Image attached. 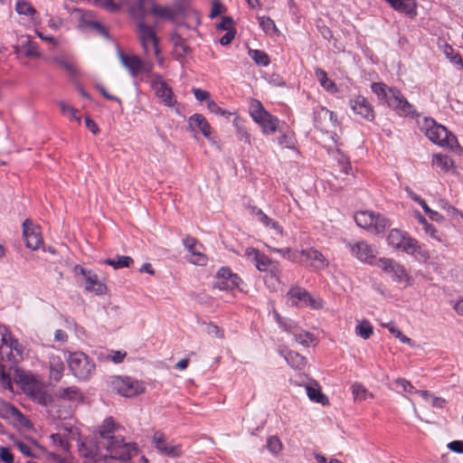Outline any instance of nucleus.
<instances>
[{
	"label": "nucleus",
	"mask_w": 463,
	"mask_h": 463,
	"mask_svg": "<svg viewBox=\"0 0 463 463\" xmlns=\"http://www.w3.org/2000/svg\"><path fill=\"white\" fill-rule=\"evenodd\" d=\"M267 449L274 455H278L282 449V443L277 436H271L267 439Z\"/></svg>",
	"instance_id": "58"
},
{
	"label": "nucleus",
	"mask_w": 463,
	"mask_h": 463,
	"mask_svg": "<svg viewBox=\"0 0 463 463\" xmlns=\"http://www.w3.org/2000/svg\"><path fill=\"white\" fill-rule=\"evenodd\" d=\"M0 460H2L4 463H13L14 462V456L8 448H5V447L0 448Z\"/></svg>",
	"instance_id": "64"
},
{
	"label": "nucleus",
	"mask_w": 463,
	"mask_h": 463,
	"mask_svg": "<svg viewBox=\"0 0 463 463\" xmlns=\"http://www.w3.org/2000/svg\"><path fill=\"white\" fill-rule=\"evenodd\" d=\"M418 123L426 137L434 144L451 150L459 147L457 137L444 126L436 123L432 118H423Z\"/></svg>",
	"instance_id": "1"
},
{
	"label": "nucleus",
	"mask_w": 463,
	"mask_h": 463,
	"mask_svg": "<svg viewBox=\"0 0 463 463\" xmlns=\"http://www.w3.org/2000/svg\"><path fill=\"white\" fill-rule=\"evenodd\" d=\"M75 275H81L85 279V289L94 291L97 295H102L106 292L107 287L99 280L98 275L91 269H87L80 265H75L73 268Z\"/></svg>",
	"instance_id": "13"
},
{
	"label": "nucleus",
	"mask_w": 463,
	"mask_h": 463,
	"mask_svg": "<svg viewBox=\"0 0 463 463\" xmlns=\"http://www.w3.org/2000/svg\"><path fill=\"white\" fill-rule=\"evenodd\" d=\"M355 332L362 338L368 339L373 331L370 323L364 321L356 326Z\"/></svg>",
	"instance_id": "52"
},
{
	"label": "nucleus",
	"mask_w": 463,
	"mask_h": 463,
	"mask_svg": "<svg viewBox=\"0 0 463 463\" xmlns=\"http://www.w3.org/2000/svg\"><path fill=\"white\" fill-rule=\"evenodd\" d=\"M288 296L291 300L293 306L310 307L313 309H321L323 307V301L320 298H313L307 290L300 287H293L288 292Z\"/></svg>",
	"instance_id": "11"
},
{
	"label": "nucleus",
	"mask_w": 463,
	"mask_h": 463,
	"mask_svg": "<svg viewBox=\"0 0 463 463\" xmlns=\"http://www.w3.org/2000/svg\"><path fill=\"white\" fill-rule=\"evenodd\" d=\"M183 244L189 251L190 257L188 260L195 265H205L207 262L206 256L202 252L203 245L191 236H187L183 240Z\"/></svg>",
	"instance_id": "17"
},
{
	"label": "nucleus",
	"mask_w": 463,
	"mask_h": 463,
	"mask_svg": "<svg viewBox=\"0 0 463 463\" xmlns=\"http://www.w3.org/2000/svg\"><path fill=\"white\" fill-rule=\"evenodd\" d=\"M253 263L256 269L260 272H270L274 276L279 272L278 263L273 262L264 253L260 252L253 260Z\"/></svg>",
	"instance_id": "29"
},
{
	"label": "nucleus",
	"mask_w": 463,
	"mask_h": 463,
	"mask_svg": "<svg viewBox=\"0 0 463 463\" xmlns=\"http://www.w3.org/2000/svg\"><path fill=\"white\" fill-rule=\"evenodd\" d=\"M146 0H129L128 12L130 16L136 20L137 24L146 22L147 11L145 8Z\"/></svg>",
	"instance_id": "30"
},
{
	"label": "nucleus",
	"mask_w": 463,
	"mask_h": 463,
	"mask_svg": "<svg viewBox=\"0 0 463 463\" xmlns=\"http://www.w3.org/2000/svg\"><path fill=\"white\" fill-rule=\"evenodd\" d=\"M288 364L296 370H302L306 364V358L298 353L289 351L284 355Z\"/></svg>",
	"instance_id": "40"
},
{
	"label": "nucleus",
	"mask_w": 463,
	"mask_h": 463,
	"mask_svg": "<svg viewBox=\"0 0 463 463\" xmlns=\"http://www.w3.org/2000/svg\"><path fill=\"white\" fill-rule=\"evenodd\" d=\"M386 241L393 251L405 252V234L401 229H391L386 237Z\"/></svg>",
	"instance_id": "25"
},
{
	"label": "nucleus",
	"mask_w": 463,
	"mask_h": 463,
	"mask_svg": "<svg viewBox=\"0 0 463 463\" xmlns=\"http://www.w3.org/2000/svg\"><path fill=\"white\" fill-rule=\"evenodd\" d=\"M152 442L158 451L167 457L175 458L182 454L181 447L179 445L173 446L167 444L165 434L160 430L155 431Z\"/></svg>",
	"instance_id": "19"
},
{
	"label": "nucleus",
	"mask_w": 463,
	"mask_h": 463,
	"mask_svg": "<svg viewBox=\"0 0 463 463\" xmlns=\"http://www.w3.org/2000/svg\"><path fill=\"white\" fill-rule=\"evenodd\" d=\"M56 395L61 399L69 400L71 402H80L83 399L80 389L75 386L66 388L61 387L57 390Z\"/></svg>",
	"instance_id": "35"
},
{
	"label": "nucleus",
	"mask_w": 463,
	"mask_h": 463,
	"mask_svg": "<svg viewBox=\"0 0 463 463\" xmlns=\"http://www.w3.org/2000/svg\"><path fill=\"white\" fill-rule=\"evenodd\" d=\"M79 454L84 463H98L105 460V449L101 440L85 439L79 443Z\"/></svg>",
	"instance_id": "9"
},
{
	"label": "nucleus",
	"mask_w": 463,
	"mask_h": 463,
	"mask_svg": "<svg viewBox=\"0 0 463 463\" xmlns=\"http://www.w3.org/2000/svg\"><path fill=\"white\" fill-rule=\"evenodd\" d=\"M352 393L355 400H365L367 396L372 397V394L368 393L366 388L361 383H354L352 385Z\"/></svg>",
	"instance_id": "56"
},
{
	"label": "nucleus",
	"mask_w": 463,
	"mask_h": 463,
	"mask_svg": "<svg viewBox=\"0 0 463 463\" xmlns=\"http://www.w3.org/2000/svg\"><path fill=\"white\" fill-rule=\"evenodd\" d=\"M250 114L261 128L263 134L271 135L278 129L279 118L268 112L259 100L251 102Z\"/></svg>",
	"instance_id": "5"
},
{
	"label": "nucleus",
	"mask_w": 463,
	"mask_h": 463,
	"mask_svg": "<svg viewBox=\"0 0 463 463\" xmlns=\"http://www.w3.org/2000/svg\"><path fill=\"white\" fill-rule=\"evenodd\" d=\"M260 26L262 30L267 33H271L277 31L276 24L274 21L267 16H260L258 17Z\"/></svg>",
	"instance_id": "54"
},
{
	"label": "nucleus",
	"mask_w": 463,
	"mask_h": 463,
	"mask_svg": "<svg viewBox=\"0 0 463 463\" xmlns=\"http://www.w3.org/2000/svg\"><path fill=\"white\" fill-rule=\"evenodd\" d=\"M7 356L8 361H17L22 358L23 347L18 340L14 339L5 327H0V356Z\"/></svg>",
	"instance_id": "8"
},
{
	"label": "nucleus",
	"mask_w": 463,
	"mask_h": 463,
	"mask_svg": "<svg viewBox=\"0 0 463 463\" xmlns=\"http://www.w3.org/2000/svg\"><path fill=\"white\" fill-rule=\"evenodd\" d=\"M49 367L51 377L55 381H59L64 370L62 360L57 355H51L49 358Z\"/></svg>",
	"instance_id": "37"
},
{
	"label": "nucleus",
	"mask_w": 463,
	"mask_h": 463,
	"mask_svg": "<svg viewBox=\"0 0 463 463\" xmlns=\"http://www.w3.org/2000/svg\"><path fill=\"white\" fill-rule=\"evenodd\" d=\"M47 457L55 463H75L70 456V451L68 453H64V455L50 451L47 452Z\"/></svg>",
	"instance_id": "55"
},
{
	"label": "nucleus",
	"mask_w": 463,
	"mask_h": 463,
	"mask_svg": "<svg viewBox=\"0 0 463 463\" xmlns=\"http://www.w3.org/2000/svg\"><path fill=\"white\" fill-rule=\"evenodd\" d=\"M241 283V279L236 273H233L231 269L222 267L217 271L214 287L220 290H230L235 288H239Z\"/></svg>",
	"instance_id": "14"
},
{
	"label": "nucleus",
	"mask_w": 463,
	"mask_h": 463,
	"mask_svg": "<svg viewBox=\"0 0 463 463\" xmlns=\"http://www.w3.org/2000/svg\"><path fill=\"white\" fill-rule=\"evenodd\" d=\"M415 393L421 396L425 401L430 402L434 407L441 408L445 403V400L443 398L434 397L426 391L415 392Z\"/></svg>",
	"instance_id": "53"
},
{
	"label": "nucleus",
	"mask_w": 463,
	"mask_h": 463,
	"mask_svg": "<svg viewBox=\"0 0 463 463\" xmlns=\"http://www.w3.org/2000/svg\"><path fill=\"white\" fill-rule=\"evenodd\" d=\"M23 236L26 247L33 250H37L43 244L40 227L29 219H26L23 223Z\"/></svg>",
	"instance_id": "16"
},
{
	"label": "nucleus",
	"mask_w": 463,
	"mask_h": 463,
	"mask_svg": "<svg viewBox=\"0 0 463 463\" xmlns=\"http://www.w3.org/2000/svg\"><path fill=\"white\" fill-rule=\"evenodd\" d=\"M111 386L118 394L124 397H134L145 392V384L129 376H115Z\"/></svg>",
	"instance_id": "7"
},
{
	"label": "nucleus",
	"mask_w": 463,
	"mask_h": 463,
	"mask_svg": "<svg viewBox=\"0 0 463 463\" xmlns=\"http://www.w3.org/2000/svg\"><path fill=\"white\" fill-rule=\"evenodd\" d=\"M0 417L8 420L13 425L26 427L29 420L14 405L0 398Z\"/></svg>",
	"instance_id": "15"
},
{
	"label": "nucleus",
	"mask_w": 463,
	"mask_h": 463,
	"mask_svg": "<svg viewBox=\"0 0 463 463\" xmlns=\"http://www.w3.org/2000/svg\"><path fill=\"white\" fill-rule=\"evenodd\" d=\"M118 59L128 73L136 78L140 74L142 59L135 54H126L121 51L118 53Z\"/></svg>",
	"instance_id": "23"
},
{
	"label": "nucleus",
	"mask_w": 463,
	"mask_h": 463,
	"mask_svg": "<svg viewBox=\"0 0 463 463\" xmlns=\"http://www.w3.org/2000/svg\"><path fill=\"white\" fill-rule=\"evenodd\" d=\"M269 250L280 254L281 257L287 259L292 262H301L302 260H298V250H292L291 248H274L268 247Z\"/></svg>",
	"instance_id": "46"
},
{
	"label": "nucleus",
	"mask_w": 463,
	"mask_h": 463,
	"mask_svg": "<svg viewBox=\"0 0 463 463\" xmlns=\"http://www.w3.org/2000/svg\"><path fill=\"white\" fill-rule=\"evenodd\" d=\"M151 14L159 18H165L167 20H174L176 16L175 8L167 5H158L153 4L151 7Z\"/></svg>",
	"instance_id": "38"
},
{
	"label": "nucleus",
	"mask_w": 463,
	"mask_h": 463,
	"mask_svg": "<svg viewBox=\"0 0 463 463\" xmlns=\"http://www.w3.org/2000/svg\"><path fill=\"white\" fill-rule=\"evenodd\" d=\"M103 262L107 265L113 267L115 269L122 268H128L134 262L133 259L129 256H117V259H106Z\"/></svg>",
	"instance_id": "43"
},
{
	"label": "nucleus",
	"mask_w": 463,
	"mask_h": 463,
	"mask_svg": "<svg viewBox=\"0 0 463 463\" xmlns=\"http://www.w3.org/2000/svg\"><path fill=\"white\" fill-rule=\"evenodd\" d=\"M155 92L156 97L159 98L166 107L172 108L177 103L174 92L168 85L159 86Z\"/></svg>",
	"instance_id": "34"
},
{
	"label": "nucleus",
	"mask_w": 463,
	"mask_h": 463,
	"mask_svg": "<svg viewBox=\"0 0 463 463\" xmlns=\"http://www.w3.org/2000/svg\"><path fill=\"white\" fill-rule=\"evenodd\" d=\"M207 109L210 112L222 117H228L231 115L230 112H227L226 110L219 107L217 103L213 99H209V102L207 103Z\"/></svg>",
	"instance_id": "61"
},
{
	"label": "nucleus",
	"mask_w": 463,
	"mask_h": 463,
	"mask_svg": "<svg viewBox=\"0 0 463 463\" xmlns=\"http://www.w3.org/2000/svg\"><path fill=\"white\" fill-rule=\"evenodd\" d=\"M14 446L18 449V450L26 457L35 458V449L32 447L29 443L24 441H16Z\"/></svg>",
	"instance_id": "57"
},
{
	"label": "nucleus",
	"mask_w": 463,
	"mask_h": 463,
	"mask_svg": "<svg viewBox=\"0 0 463 463\" xmlns=\"http://www.w3.org/2000/svg\"><path fill=\"white\" fill-rule=\"evenodd\" d=\"M353 256L364 263L372 264L376 256V249L373 245L369 244L366 241H358L356 242L347 243Z\"/></svg>",
	"instance_id": "12"
},
{
	"label": "nucleus",
	"mask_w": 463,
	"mask_h": 463,
	"mask_svg": "<svg viewBox=\"0 0 463 463\" xmlns=\"http://www.w3.org/2000/svg\"><path fill=\"white\" fill-rule=\"evenodd\" d=\"M249 210L250 214L255 216L257 221L262 223L266 228L272 229L276 234L283 236L284 230L276 220L269 217L261 209L256 206H249Z\"/></svg>",
	"instance_id": "24"
},
{
	"label": "nucleus",
	"mask_w": 463,
	"mask_h": 463,
	"mask_svg": "<svg viewBox=\"0 0 463 463\" xmlns=\"http://www.w3.org/2000/svg\"><path fill=\"white\" fill-rule=\"evenodd\" d=\"M432 164L444 172H448L454 167V161L449 156L441 154L433 156Z\"/></svg>",
	"instance_id": "42"
},
{
	"label": "nucleus",
	"mask_w": 463,
	"mask_h": 463,
	"mask_svg": "<svg viewBox=\"0 0 463 463\" xmlns=\"http://www.w3.org/2000/svg\"><path fill=\"white\" fill-rule=\"evenodd\" d=\"M371 90L377 96L380 104H386L401 115L405 111V99L399 90L389 88L383 82L372 83Z\"/></svg>",
	"instance_id": "3"
},
{
	"label": "nucleus",
	"mask_w": 463,
	"mask_h": 463,
	"mask_svg": "<svg viewBox=\"0 0 463 463\" xmlns=\"http://www.w3.org/2000/svg\"><path fill=\"white\" fill-rule=\"evenodd\" d=\"M49 439L51 441V445L56 449L63 453H68L70 451L71 444L69 438L65 435V433H52L49 436Z\"/></svg>",
	"instance_id": "33"
},
{
	"label": "nucleus",
	"mask_w": 463,
	"mask_h": 463,
	"mask_svg": "<svg viewBox=\"0 0 463 463\" xmlns=\"http://www.w3.org/2000/svg\"><path fill=\"white\" fill-rule=\"evenodd\" d=\"M442 51L444 55L450 61L451 63L458 65L461 62L462 57L450 45L445 44Z\"/></svg>",
	"instance_id": "51"
},
{
	"label": "nucleus",
	"mask_w": 463,
	"mask_h": 463,
	"mask_svg": "<svg viewBox=\"0 0 463 463\" xmlns=\"http://www.w3.org/2000/svg\"><path fill=\"white\" fill-rule=\"evenodd\" d=\"M101 444L105 449L104 463H131V458L137 452L136 445L126 443L122 439H108Z\"/></svg>",
	"instance_id": "2"
},
{
	"label": "nucleus",
	"mask_w": 463,
	"mask_h": 463,
	"mask_svg": "<svg viewBox=\"0 0 463 463\" xmlns=\"http://www.w3.org/2000/svg\"><path fill=\"white\" fill-rule=\"evenodd\" d=\"M15 11L21 15L34 17L36 9L26 0H18L15 5Z\"/></svg>",
	"instance_id": "45"
},
{
	"label": "nucleus",
	"mask_w": 463,
	"mask_h": 463,
	"mask_svg": "<svg viewBox=\"0 0 463 463\" xmlns=\"http://www.w3.org/2000/svg\"><path fill=\"white\" fill-rule=\"evenodd\" d=\"M294 339L298 344L308 346L314 341V336L309 332L294 333Z\"/></svg>",
	"instance_id": "60"
},
{
	"label": "nucleus",
	"mask_w": 463,
	"mask_h": 463,
	"mask_svg": "<svg viewBox=\"0 0 463 463\" xmlns=\"http://www.w3.org/2000/svg\"><path fill=\"white\" fill-rule=\"evenodd\" d=\"M355 223L370 232L371 233L379 234L383 232L387 228L391 227V222L381 213H375L372 211H360L355 213Z\"/></svg>",
	"instance_id": "4"
},
{
	"label": "nucleus",
	"mask_w": 463,
	"mask_h": 463,
	"mask_svg": "<svg viewBox=\"0 0 463 463\" xmlns=\"http://www.w3.org/2000/svg\"><path fill=\"white\" fill-rule=\"evenodd\" d=\"M126 355H127V353L125 351L111 350L109 354L108 355V358L115 364H119V363L123 362Z\"/></svg>",
	"instance_id": "62"
},
{
	"label": "nucleus",
	"mask_w": 463,
	"mask_h": 463,
	"mask_svg": "<svg viewBox=\"0 0 463 463\" xmlns=\"http://www.w3.org/2000/svg\"><path fill=\"white\" fill-rule=\"evenodd\" d=\"M68 364L72 373L80 380H87L95 370L92 360L83 352L71 353Z\"/></svg>",
	"instance_id": "6"
},
{
	"label": "nucleus",
	"mask_w": 463,
	"mask_h": 463,
	"mask_svg": "<svg viewBox=\"0 0 463 463\" xmlns=\"http://www.w3.org/2000/svg\"><path fill=\"white\" fill-rule=\"evenodd\" d=\"M249 54L254 62L258 65L268 66L269 64V58L268 54L260 50H250Z\"/></svg>",
	"instance_id": "49"
},
{
	"label": "nucleus",
	"mask_w": 463,
	"mask_h": 463,
	"mask_svg": "<svg viewBox=\"0 0 463 463\" xmlns=\"http://www.w3.org/2000/svg\"><path fill=\"white\" fill-rule=\"evenodd\" d=\"M32 399L43 406H46L52 402V395L46 391L44 386L41 388V390L37 392Z\"/></svg>",
	"instance_id": "50"
},
{
	"label": "nucleus",
	"mask_w": 463,
	"mask_h": 463,
	"mask_svg": "<svg viewBox=\"0 0 463 463\" xmlns=\"http://www.w3.org/2000/svg\"><path fill=\"white\" fill-rule=\"evenodd\" d=\"M192 91H193L195 99L199 101H207V103H208L209 99H212L210 92H208L207 90H201L198 88H194L192 90Z\"/></svg>",
	"instance_id": "63"
},
{
	"label": "nucleus",
	"mask_w": 463,
	"mask_h": 463,
	"mask_svg": "<svg viewBox=\"0 0 463 463\" xmlns=\"http://www.w3.org/2000/svg\"><path fill=\"white\" fill-rule=\"evenodd\" d=\"M306 391L308 398L312 402L321 403L323 405L328 403L327 397L321 392V390L317 383L315 385H307Z\"/></svg>",
	"instance_id": "41"
},
{
	"label": "nucleus",
	"mask_w": 463,
	"mask_h": 463,
	"mask_svg": "<svg viewBox=\"0 0 463 463\" xmlns=\"http://www.w3.org/2000/svg\"><path fill=\"white\" fill-rule=\"evenodd\" d=\"M349 104L354 114L368 121L373 120L374 111L366 98L361 95L355 96L350 99Z\"/></svg>",
	"instance_id": "18"
},
{
	"label": "nucleus",
	"mask_w": 463,
	"mask_h": 463,
	"mask_svg": "<svg viewBox=\"0 0 463 463\" xmlns=\"http://www.w3.org/2000/svg\"><path fill=\"white\" fill-rule=\"evenodd\" d=\"M199 324L203 326V332H205L210 336L217 337L220 339L224 337L223 330L213 323L203 321L199 322Z\"/></svg>",
	"instance_id": "47"
},
{
	"label": "nucleus",
	"mask_w": 463,
	"mask_h": 463,
	"mask_svg": "<svg viewBox=\"0 0 463 463\" xmlns=\"http://www.w3.org/2000/svg\"><path fill=\"white\" fill-rule=\"evenodd\" d=\"M299 257H303L306 261H309L310 267L316 270L324 269L328 266V260L323 253L313 247L298 250Z\"/></svg>",
	"instance_id": "20"
},
{
	"label": "nucleus",
	"mask_w": 463,
	"mask_h": 463,
	"mask_svg": "<svg viewBox=\"0 0 463 463\" xmlns=\"http://www.w3.org/2000/svg\"><path fill=\"white\" fill-rule=\"evenodd\" d=\"M314 120L317 127L321 129L335 127L338 124L335 112L325 107H317L314 109Z\"/></svg>",
	"instance_id": "21"
},
{
	"label": "nucleus",
	"mask_w": 463,
	"mask_h": 463,
	"mask_svg": "<svg viewBox=\"0 0 463 463\" xmlns=\"http://www.w3.org/2000/svg\"><path fill=\"white\" fill-rule=\"evenodd\" d=\"M171 41L174 45V57L176 60H181L184 58L191 52V49L186 43L185 39H184L178 33L172 34Z\"/></svg>",
	"instance_id": "31"
},
{
	"label": "nucleus",
	"mask_w": 463,
	"mask_h": 463,
	"mask_svg": "<svg viewBox=\"0 0 463 463\" xmlns=\"http://www.w3.org/2000/svg\"><path fill=\"white\" fill-rule=\"evenodd\" d=\"M315 75L319 81L320 85L328 92L330 93H335L337 92L338 89L335 83L328 79L327 73L325 70L321 68H316L315 69Z\"/></svg>",
	"instance_id": "36"
},
{
	"label": "nucleus",
	"mask_w": 463,
	"mask_h": 463,
	"mask_svg": "<svg viewBox=\"0 0 463 463\" xmlns=\"http://www.w3.org/2000/svg\"><path fill=\"white\" fill-rule=\"evenodd\" d=\"M188 128L193 132L198 129L206 138H210L212 128L202 114H193L188 118Z\"/></svg>",
	"instance_id": "26"
},
{
	"label": "nucleus",
	"mask_w": 463,
	"mask_h": 463,
	"mask_svg": "<svg viewBox=\"0 0 463 463\" xmlns=\"http://www.w3.org/2000/svg\"><path fill=\"white\" fill-rule=\"evenodd\" d=\"M115 429V423L111 417L107 418L102 426L99 430V439L102 441L108 440V439H118V437H115L112 435Z\"/></svg>",
	"instance_id": "39"
},
{
	"label": "nucleus",
	"mask_w": 463,
	"mask_h": 463,
	"mask_svg": "<svg viewBox=\"0 0 463 463\" xmlns=\"http://www.w3.org/2000/svg\"><path fill=\"white\" fill-rule=\"evenodd\" d=\"M14 52L18 55L24 52L26 57H40L41 53L38 51L37 45L33 43L29 36H21L19 44L14 47Z\"/></svg>",
	"instance_id": "27"
},
{
	"label": "nucleus",
	"mask_w": 463,
	"mask_h": 463,
	"mask_svg": "<svg viewBox=\"0 0 463 463\" xmlns=\"http://www.w3.org/2000/svg\"><path fill=\"white\" fill-rule=\"evenodd\" d=\"M94 5L111 13H117L120 8L113 0H94Z\"/></svg>",
	"instance_id": "59"
},
{
	"label": "nucleus",
	"mask_w": 463,
	"mask_h": 463,
	"mask_svg": "<svg viewBox=\"0 0 463 463\" xmlns=\"http://www.w3.org/2000/svg\"><path fill=\"white\" fill-rule=\"evenodd\" d=\"M73 14L79 18V27L80 28H90V24L94 23L91 12L76 8L74 9Z\"/></svg>",
	"instance_id": "44"
},
{
	"label": "nucleus",
	"mask_w": 463,
	"mask_h": 463,
	"mask_svg": "<svg viewBox=\"0 0 463 463\" xmlns=\"http://www.w3.org/2000/svg\"><path fill=\"white\" fill-rule=\"evenodd\" d=\"M137 31L144 53L146 56L150 55L153 50L159 47V39L155 28L146 24V22H140L137 24Z\"/></svg>",
	"instance_id": "10"
},
{
	"label": "nucleus",
	"mask_w": 463,
	"mask_h": 463,
	"mask_svg": "<svg viewBox=\"0 0 463 463\" xmlns=\"http://www.w3.org/2000/svg\"><path fill=\"white\" fill-rule=\"evenodd\" d=\"M375 265L395 281H401L404 276L403 268L391 259H379Z\"/></svg>",
	"instance_id": "22"
},
{
	"label": "nucleus",
	"mask_w": 463,
	"mask_h": 463,
	"mask_svg": "<svg viewBox=\"0 0 463 463\" xmlns=\"http://www.w3.org/2000/svg\"><path fill=\"white\" fill-rule=\"evenodd\" d=\"M52 61L65 70L71 79H76L80 75V71L76 63L66 55L54 56Z\"/></svg>",
	"instance_id": "28"
},
{
	"label": "nucleus",
	"mask_w": 463,
	"mask_h": 463,
	"mask_svg": "<svg viewBox=\"0 0 463 463\" xmlns=\"http://www.w3.org/2000/svg\"><path fill=\"white\" fill-rule=\"evenodd\" d=\"M20 382L22 383L24 392L31 398H33L35 393L43 387V384L33 375H24L21 377Z\"/></svg>",
	"instance_id": "32"
},
{
	"label": "nucleus",
	"mask_w": 463,
	"mask_h": 463,
	"mask_svg": "<svg viewBox=\"0 0 463 463\" xmlns=\"http://www.w3.org/2000/svg\"><path fill=\"white\" fill-rule=\"evenodd\" d=\"M57 104L60 107L61 113L67 116L70 118V120L80 122V118L77 115L78 110L74 107L67 104L63 100H59Z\"/></svg>",
	"instance_id": "48"
}]
</instances>
